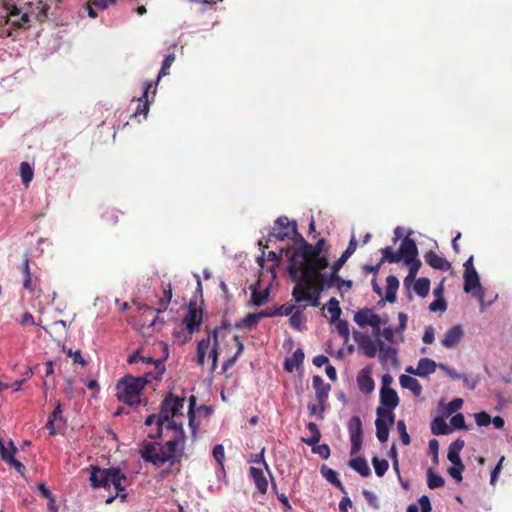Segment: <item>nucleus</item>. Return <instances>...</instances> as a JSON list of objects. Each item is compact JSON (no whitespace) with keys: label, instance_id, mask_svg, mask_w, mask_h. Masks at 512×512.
<instances>
[{"label":"nucleus","instance_id":"nucleus-60","mask_svg":"<svg viewBox=\"0 0 512 512\" xmlns=\"http://www.w3.org/2000/svg\"><path fill=\"white\" fill-rule=\"evenodd\" d=\"M462 405H463V400L461 398H454L446 406L447 414L450 415V414L458 411L459 409H461Z\"/></svg>","mask_w":512,"mask_h":512},{"label":"nucleus","instance_id":"nucleus-3","mask_svg":"<svg viewBox=\"0 0 512 512\" xmlns=\"http://www.w3.org/2000/svg\"><path fill=\"white\" fill-rule=\"evenodd\" d=\"M165 428L167 431L172 432V436L165 444L167 451H164L163 448H161V455L162 457H169L167 462H169L170 465H174L175 463L180 462L183 456L186 435L181 423L177 424L176 422H169Z\"/></svg>","mask_w":512,"mask_h":512},{"label":"nucleus","instance_id":"nucleus-14","mask_svg":"<svg viewBox=\"0 0 512 512\" xmlns=\"http://www.w3.org/2000/svg\"><path fill=\"white\" fill-rule=\"evenodd\" d=\"M140 453L144 461L150 462L155 466H162L169 459V457H162L161 449L157 450L156 444L153 442H144Z\"/></svg>","mask_w":512,"mask_h":512},{"label":"nucleus","instance_id":"nucleus-5","mask_svg":"<svg viewBox=\"0 0 512 512\" xmlns=\"http://www.w3.org/2000/svg\"><path fill=\"white\" fill-rule=\"evenodd\" d=\"M274 238L277 241H284L286 238H291L295 243L304 245L308 243L297 230L296 221H289L286 216H280L274 222L269 239Z\"/></svg>","mask_w":512,"mask_h":512},{"label":"nucleus","instance_id":"nucleus-38","mask_svg":"<svg viewBox=\"0 0 512 512\" xmlns=\"http://www.w3.org/2000/svg\"><path fill=\"white\" fill-rule=\"evenodd\" d=\"M306 427L310 431L311 437L310 438H302V441L309 446H315L316 444L319 443V441L321 439L320 430H319L317 424L314 422H309Z\"/></svg>","mask_w":512,"mask_h":512},{"label":"nucleus","instance_id":"nucleus-61","mask_svg":"<svg viewBox=\"0 0 512 512\" xmlns=\"http://www.w3.org/2000/svg\"><path fill=\"white\" fill-rule=\"evenodd\" d=\"M475 421L478 426H487L491 423V417L486 412H478L475 414Z\"/></svg>","mask_w":512,"mask_h":512},{"label":"nucleus","instance_id":"nucleus-7","mask_svg":"<svg viewBox=\"0 0 512 512\" xmlns=\"http://www.w3.org/2000/svg\"><path fill=\"white\" fill-rule=\"evenodd\" d=\"M317 278L299 276L293 290L292 296L296 303H301L302 301H307L313 307H318L320 302V295L312 292L315 280Z\"/></svg>","mask_w":512,"mask_h":512},{"label":"nucleus","instance_id":"nucleus-19","mask_svg":"<svg viewBox=\"0 0 512 512\" xmlns=\"http://www.w3.org/2000/svg\"><path fill=\"white\" fill-rule=\"evenodd\" d=\"M380 402L382 406L388 408L387 410H392L396 408L399 404V397L397 392L390 387H381L380 389Z\"/></svg>","mask_w":512,"mask_h":512},{"label":"nucleus","instance_id":"nucleus-56","mask_svg":"<svg viewBox=\"0 0 512 512\" xmlns=\"http://www.w3.org/2000/svg\"><path fill=\"white\" fill-rule=\"evenodd\" d=\"M320 277L322 278L323 281H325L327 288L337 286V282L338 280H340L338 272H334L333 270H331V273L329 275L320 272Z\"/></svg>","mask_w":512,"mask_h":512},{"label":"nucleus","instance_id":"nucleus-63","mask_svg":"<svg viewBox=\"0 0 512 512\" xmlns=\"http://www.w3.org/2000/svg\"><path fill=\"white\" fill-rule=\"evenodd\" d=\"M464 469H465L464 464H462V466L454 465L453 467H450L448 469V473L453 479H455L457 481H461L462 480V472L464 471Z\"/></svg>","mask_w":512,"mask_h":512},{"label":"nucleus","instance_id":"nucleus-6","mask_svg":"<svg viewBox=\"0 0 512 512\" xmlns=\"http://www.w3.org/2000/svg\"><path fill=\"white\" fill-rule=\"evenodd\" d=\"M60 0H35L27 3L26 11L21 14L19 21L29 22L33 17L38 22L46 21L52 9H56Z\"/></svg>","mask_w":512,"mask_h":512},{"label":"nucleus","instance_id":"nucleus-59","mask_svg":"<svg viewBox=\"0 0 512 512\" xmlns=\"http://www.w3.org/2000/svg\"><path fill=\"white\" fill-rule=\"evenodd\" d=\"M450 424L454 429H467L463 414L457 413L450 419Z\"/></svg>","mask_w":512,"mask_h":512},{"label":"nucleus","instance_id":"nucleus-12","mask_svg":"<svg viewBox=\"0 0 512 512\" xmlns=\"http://www.w3.org/2000/svg\"><path fill=\"white\" fill-rule=\"evenodd\" d=\"M313 387L315 389L316 400L320 406V419H323L331 385L325 383L321 376L315 375L313 376Z\"/></svg>","mask_w":512,"mask_h":512},{"label":"nucleus","instance_id":"nucleus-37","mask_svg":"<svg viewBox=\"0 0 512 512\" xmlns=\"http://www.w3.org/2000/svg\"><path fill=\"white\" fill-rule=\"evenodd\" d=\"M211 342V336L208 335L207 338L202 339L198 342L197 345V359L196 362L199 366H203L205 362V356L207 351L209 350Z\"/></svg>","mask_w":512,"mask_h":512},{"label":"nucleus","instance_id":"nucleus-15","mask_svg":"<svg viewBox=\"0 0 512 512\" xmlns=\"http://www.w3.org/2000/svg\"><path fill=\"white\" fill-rule=\"evenodd\" d=\"M183 322L190 334L199 330L202 323V310L197 307L195 302L189 303L188 313L183 319Z\"/></svg>","mask_w":512,"mask_h":512},{"label":"nucleus","instance_id":"nucleus-28","mask_svg":"<svg viewBox=\"0 0 512 512\" xmlns=\"http://www.w3.org/2000/svg\"><path fill=\"white\" fill-rule=\"evenodd\" d=\"M399 381L400 385L404 389L410 390L414 394V396L418 397L421 395L422 386L416 378L409 375H401Z\"/></svg>","mask_w":512,"mask_h":512},{"label":"nucleus","instance_id":"nucleus-24","mask_svg":"<svg viewBox=\"0 0 512 512\" xmlns=\"http://www.w3.org/2000/svg\"><path fill=\"white\" fill-rule=\"evenodd\" d=\"M465 445L464 440L457 439L449 445L447 458L455 466H462L463 462L460 457V451Z\"/></svg>","mask_w":512,"mask_h":512},{"label":"nucleus","instance_id":"nucleus-18","mask_svg":"<svg viewBox=\"0 0 512 512\" xmlns=\"http://www.w3.org/2000/svg\"><path fill=\"white\" fill-rule=\"evenodd\" d=\"M425 262L434 269L440 271H448L451 268V264L444 257L439 256L434 251L430 250L424 255Z\"/></svg>","mask_w":512,"mask_h":512},{"label":"nucleus","instance_id":"nucleus-8","mask_svg":"<svg viewBox=\"0 0 512 512\" xmlns=\"http://www.w3.org/2000/svg\"><path fill=\"white\" fill-rule=\"evenodd\" d=\"M312 244L305 243L298 250H295L289 259L288 272L292 280L299 277L298 273H303L309 265H312Z\"/></svg>","mask_w":512,"mask_h":512},{"label":"nucleus","instance_id":"nucleus-9","mask_svg":"<svg viewBox=\"0 0 512 512\" xmlns=\"http://www.w3.org/2000/svg\"><path fill=\"white\" fill-rule=\"evenodd\" d=\"M167 358H168L167 352L162 359L155 360L152 357L142 356L140 354V351H135L128 357L127 362L129 364L143 363V364L154 365L153 371L145 372L143 375V377L150 378V381H152V380H161L162 379V376L166 371L164 362Z\"/></svg>","mask_w":512,"mask_h":512},{"label":"nucleus","instance_id":"nucleus-10","mask_svg":"<svg viewBox=\"0 0 512 512\" xmlns=\"http://www.w3.org/2000/svg\"><path fill=\"white\" fill-rule=\"evenodd\" d=\"M376 414L378 416L375 420L376 436L380 442L384 443L389 438V429L394 424L395 415L383 407H378Z\"/></svg>","mask_w":512,"mask_h":512},{"label":"nucleus","instance_id":"nucleus-45","mask_svg":"<svg viewBox=\"0 0 512 512\" xmlns=\"http://www.w3.org/2000/svg\"><path fill=\"white\" fill-rule=\"evenodd\" d=\"M20 176L23 184L27 187L34 176L33 169L28 162H22L20 164Z\"/></svg>","mask_w":512,"mask_h":512},{"label":"nucleus","instance_id":"nucleus-51","mask_svg":"<svg viewBox=\"0 0 512 512\" xmlns=\"http://www.w3.org/2000/svg\"><path fill=\"white\" fill-rule=\"evenodd\" d=\"M267 297H268V290L259 291L255 288L252 290V293H251V302L255 306H261L262 304H264Z\"/></svg>","mask_w":512,"mask_h":512},{"label":"nucleus","instance_id":"nucleus-49","mask_svg":"<svg viewBox=\"0 0 512 512\" xmlns=\"http://www.w3.org/2000/svg\"><path fill=\"white\" fill-rule=\"evenodd\" d=\"M16 447L10 442V448H6L5 445L0 441V454L3 461L10 463L15 457Z\"/></svg>","mask_w":512,"mask_h":512},{"label":"nucleus","instance_id":"nucleus-22","mask_svg":"<svg viewBox=\"0 0 512 512\" xmlns=\"http://www.w3.org/2000/svg\"><path fill=\"white\" fill-rule=\"evenodd\" d=\"M153 87V84L151 82H145L144 84V92L142 97L138 99V106L135 112L132 114L133 117H138L140 115H143L144 118L147 117V114L150 109V103L148 101V94Z\"/></svg>","mask_w":512,"mask_h":512},{"label":"nucleus","instance_id":"nucleus-4","mask_svg":"<svg viewBox=\"0 0 512 512\" xmlns=\"http://www.w3.org/2000/svg\"><path fill=\"white\" fill-rule=\"evenodd\" d=\"M185 398L174 396L169 393L161 403L160 413L157 419V432L150 433V438H159L162 436L163 425L169 422H175L172 418L180 414L184 407Z\"/></svg>","mask_w":512,"mask_h":512},{"label":"nucleus","instance_id":"nucleus-44","mask_svg":"<svg viewBox=\"0 0 512 512\" xmlns=\"http://www.w3.org/2000/svg\"><path fill=\"white\" fill-rule=\"evenodd\" d=\"M261 318H262V314L249 313L241 320V322L239 324H237V327H244V328L251 329L258 324V322L260 321Z\"/></svg>","mask_w":512,"mask_h":512},{"label":"nucleus","instance_id":"nucleus-13","mask_svg":"<svg viewBox=\"0 0 512 512\" xmlns=\"http://www.w3.org/2000/svg\"><path fill=\"white\" fill-rule=\"evenodd\" d=\"M312 249V265L304 269L300 276L317 278L320 276V271L326 269L329 265L327 257L321 256V253L318 252L315 247L312 246Z\"/></svg>","mask_w":512,"mask_h":512},{"label":"nucleus","instance_id":"nucleus-29","mask_svg":"<svg viewBox=\"0 0 512 512\" xmlns=\"http://www.w3.org/2000/svg\"><path fill=\"white\" fill-rule=\"evenodd\" d=\"M304 357L303 350L300 348L296 349L291 357L285 359L284 369L287 372H293L295 368H298L303 363Z\"/></svg>","mask_w":512,"mask_h":512},{"label":"nucleus","instance_id":"nucleus-62","mask_svg":"<svg viewBox=\"0 0 512 512\" xmlns=\"http://www.w3.org/2000/svg\"><path fill=\"white\" fill-rule=\"evenodd\" d=\"M313 452L317 453L323 459H328L330 456V448L327 444H321L318 446H314Z\"/></svg>","mask_w":512,"mask_h":512},{"label":"nucleus","instance_id":"nucleus-58","mask_svg":"<svg viewBox=\"0 0 512 512\" xmlns=\"http://www.w3.org/2000/svg\"><path fill=\"white\" fill-rule=\"evenodd\" d=\"M213 457L216 460V462L223 467V462L225 460V451L224 447L221 444H217L214 446L212 451Z\"/></svg>","mask_w":512,"mask_h":512},{"label":"nucleus","instance_id":"nucleus-47","mask_svg":"<svg viewBox=\"0 0 512 512\" xmlns=\"http://www.w3.org/2000/svg\"><path fill=\"white\" fill-rule=\"evenodd\" d=\"M372 464L378 477L384 476L389 468L388 461L386 459H379L377 456L372 458Z\"/></svg>","mask_w":512,"mask_h":512},{"label":"nucleus","instance_id":"nucleus-41","mask_svg":"<svg viewBox=\"0 0 512 512\" xmlns=\"http://www.w3.org/2000/svg\"><path fill=\"white\" fill-rule=\"evenodd\" d=\"M445 484L444 478L434 473L432 468L427 470V485L430 489L443 487Z\"/></svg>","mask_w":512,"mask_h":512},{"label":"nucleus","instance_id":"nucleus-21","mask_svg":"<svg viewBox=\"0 0 512 512\" xmlns=\"http://www.w3.org/2000/svg\"><path fill=\"white\" fill-rule=\"evenodd\" d=\"M464 332L461 325H455L450 328L444 335L441 343L446 348H452L456 346L461 338L463 337Z\"/></svg>","mask_w":512,"mask_h":512},{"label":"nucleus","instance_id":"nucleus-50","mask_svg":"<svg viewBox=\"0 0 512 512\" xmlns=\"http://www.w3.org/2000/svg\"><path fill=\"white\" fill-rule=\"evenodd\" d=\"M171 298H172V289H171V286L168 285V288L164 289L163 296L159 300V308L156 310L157 313L163 312L168 308Z\"/></svg>","mask_w":512,"mask_h":512},{"label":"nucleus","instance_id":"nucleus-52","mask_svg":"<svg viewBox=\"0 0 512 512\" xmlns=\"http://www.w3.org/2000/svg\"><path fill=\"white\" fill-rule=\"evenodd\" d=\"M372 310L370 309H363L354 315V321L361 327H364L369 324V315L371 314Z\"/></svg>","mask_w":512,"mask_h":512},{"label":"nucleus","instance_id":"nucleus-17","mask_svg":"<svg viewBox=\"0 0 512 512\" xmlns=\"http://www.w3.org/2000/svg\"><path fill=\"white\" fill-rule=\"evenodd\" d=\"M464 291L471 292L474 289L478 288L479 292L475 293L478 296L479 300L483 301V293L480 292L481 284L480 278L476 270L464 271Z\"/></svg>","mask_w":512,"mask_h":512},{"label":"nucleus","instance_id":"nucleus-40","mask_svg":"<svg viewBox=\"0 0 512 512\" xmlns=\"http://www.w3.org/2000/svg\"><path fill=\"white\" fill-rule=\"evenodd\" d=\"M175 54L174 53H170L168 54L163 63H162V67L159 71V74H158V77H157V80H156V83H155V86H157L158 82L160 81V79L166 75L169 74V68L171 67V65L174 63L175 61ZM156 93V87H154V90H153V94Z\"/></svg>","mask_w":512,"mask_h":512},{"label":"nucleus","instance_id":"nucleus-54","mask_svg":"<svg viewBox=\"0 0 512 512\" xmlns=\"http://www.w3.org/2000/svg\"><path fill=\"white\" fill-rule=\"evenodd\" d=\"M293 304H283L273 310V314L276 316H290L297 308Z\"/></svg>","mask_w":512,"mask_h":512},{"label":"nucleus","instance_id":"nucleus-27","mask_svg":"<svg viewBox=\"0 0 512 512\" xmlns=\"http://www.w3.org/2000/svg\"><path fill=\"white\" fill-rule=\"evenodd\" d=\"M116 2L117 0H86L84 8L91 18H95L97 16L95 7L103 10L108 8L109 5L116 4Z\"/></svg>","mask_w":512,"mask_h":512},{"label":"nucleus","instance_id":"nucleus-48","mask_svg":"<svg viewBox=\"0 0 512 512\" xmlns=\"http://www.w3.org/2000/svg\"><path fill=\"white\" fill-rule=\"evenodd\" d=\"M327 311L331 314V322L336 321V319L340 318L341 315V308L339 306V302L336 298H331L327 305Z\"/></svg>","mask_w":512,"mask_h":512},{"label":"nucleus","instance_id":"nucleus-64","mask_svg":"<svg viewBox=\"0 0 512 512\" xmlns=\"http://www.w3.org/2000/svg\"><path fill=\"white\" fill-rule=\"evenodd\" d=\"M418 502L420 505L421 512H431L432 507L428 496L422 495L419 498Z\"/></svg>","mask_w":512,"mask_h":512},{"label":"nucleus","instance_id":"nucleus-33","mask_svg":"<svg viewBox=\"0 0 512 512\" xmlns=\"http://www.w3.org/2000/svg\"><path fill=\"white\" fill-rule=\"evenodd\" d=\"M452 429L442 417H436L431 422V432L434 435H447Z\"/></svg>","mask_w":512,"mask_h":512},{"label":"nucleus","instance_id":"nucleus-23","mask_svg":"<svg viewBox=\"0 0 512 512\" xmlns=\"http://www.w3.org/2000/svg\"><path fill=\"white\" fill-rule=\"evenodd\" d=\"M378 349V357L382 364H386L388 361H391L393 365L398 364L396 349L385 345V343L381 340H378Z\"/></svg>","mask_w":512,"mask_h":512},{"label":"nucleus","instance_id":"nucleus-42","mask_svg":"<svg viewBox=\"0 0 512 512\" xmlns=\"http://www.w3.org/2000/svg\"><path fill=\"white\" fill-rule=\"evenodd\" d=\"M414 291L421 297H426L430 291V280L422 277L415 281Z\"/></svg>","mask_w":512,"mask_h":512},{"label":"nucleus","instance_id":"nucleus-43","mask_svg":"<svg viewBox=\"0 0 512 512\" xmlns=\"http://www.w3.org/2000/svg\"><path fill=\"white\" fill-rule=\"evenodd\" d=\"M321 472H322V475L327 479V481H329L331 484L335 485L342 492H345V488H344L342 482L338 479V475L334 470H332L330 468L323 467Z\"/></svg>","mask_w":512,"mask_h":512},{"label":"nucleus","instance_id":"nucleus-39","mask_svg":"<svg viewBox=\"0 0 512 512\" xmlns=\"http://www.w3.org/2000/svg\"><path fill=\"white\" fill-rule=\"evenodd\" d=\"M381 253L382 258L380 264L384 262L398 263L402 260V255L399 254V251L395 252L390 246L381 249Z\"/></svg>","mask_w":512,"mask_h":512},{"label":"nucleus","instance_id":"nucleus-31","mask_svg":"<svg viewBox=\"0 0 512 512\" xmlns=\"http://www.w3.org/2000/svg\"><path fill=\"white\" fill-rule=\"evenodd\" d=\"M437 364L434 360L429 358H421L417 365V372L419 377H426L435 372Z\"/></svg>","mask_w":512,"mask_h":512},{"label":"nucleus","instance_id":"nucleus-1","mask_svg":"<svg viewBox=\"0 0 512 512\" xmlns=\"http://www.w3.org/2000/svg\"><path fill=\"white\" fill-rule=\"evenodd\" d=\"M87 471L89 472V481L93 489L107 488L113 485L116 490V496L121 501L126 500L127 494L124 492L125 486L122 482L126 481L127 477L119 467L100 468L96 465H90Z\"/></svg>","mask_w":512,"mask_h":512},{"label":"nucleus","instance_id":"nucleus-46","mask_svg":"<svg viewBox=\"0 0 512 512\" xmlns=\"http://www.w3.org/2000/svg\"><path fill=\"white\" fill-rule=\"evenodd\" d=\"M335 327L339 335L343 338L344 342L347 343L350 338V330H349V323L346 320L343 319H336Z\"/></svg>","mask_w":512,"mask_h":512},{"label":"nucleus","instance_id":"nucleus-55","mask_svg":"<svg viewBox=\"0 0 512 512\" xmlns=\"http://www.w3.org/2000/svg\"><path fill=\"white\" fill-rule=\"evenodd\" d=\"M409 267V273L406 278L407 279H414L421 267V261L416 257L410 262H404Z\"/></svg>","mask_w":512,"mask_h":512},{"label":"nucleus","instance_id":"nucleus-36","mask_svg":"<svg viewBox=\"0 0 512 512\" xmlns=\"http://www.w3.org/2000/svg\"><path fill=\"white\" fill-rule=\"evenodd\" d=\"M307 305L298 306L296 310L290 315L289 323L292 328L300 331L303 323L305 322V317L302 312L306 308Z\"/></svg>","mask_w":512,"mask_h":512},{"label":"nucleus","instance_id":"nucleus-35","mask_svg":"<svg viewBox=\"0 0 512 512\" xmlns=\"http://www.w3.org/2000/svg\"><path fill=\"white\" fill-rule=\"evenodd\" d=\"M218 331L219 328H215L213 331V347L210 350L209 358L211 359V372H214L218 367V348H219V341H218Z\"/></svg>","mask_w":512,"mask_h":512},{"label":"nucleus","instance_id":"nucleus-16","mask_svg":"<svg viewBox=\"0 0 512 512\" xmlns=\"http://www.w3.org/2000/svg\"><path fill=\"white\" fill-rule=\"evenodd\" d=\"M398 251L399 254L402 255V260L404 262H410L418 256V248L416 242L414 239L410 238V236L403 238Z\"/></svg>","mask_w":512,"mask_h":512},{"label":"nucleus","instance_id":"nucleus-2","mask_svg":"<svg viewBox=\"0 0 512 512\" xmlns=\"http://www.w3.org/2000/svg\"><path fill=\"white\" fill-rule=\"evenodd\" d=\"M150 382V378L143 376H124L116 384L117 399L131 407L139 405L141 391Z\"/></svg>","mask_w":512,"mask_h":512},{"label":"nucleus","instance_id":"nucleus-53","mask_svg":"<svg viewBox=\"0 0 512 512\" xmlns=\"http://www.w3.org/2000/svg\"><path fill=\"white\" fill-rule=\"evenodd\" d=\"M23 12L17 7L13 6V9L9 13V21L12 25L17 27H24L28 22L19 21Z\"/></svg>","mask_w":512,"mask_h":512},{"label":"nucleus","instance_id":"nucleus-25","mask_svg":"<svg viewBox=\"0 0 512 512\" xmlns=\"http://www.w3.org/2000/svg\"><path fill=\"white\" fill-rule=\"evenodd\" d=\"M357 384L360 391L365 394H370L375 388L374 380L367 369H363L358 373Z\"/></svg>","mask_w":512,"mask_h":512},{"label":"nucleus","instance_id":"nucleus-26","mask_svg":"<svg viewBox=\"0 0 512 512\" xmlns=\"http://www.w3.org/2000/svg\"><path fill=\"white\" fill-rule=\"evenodd\" d=\"M249 476L252 478L258 491L262 494L266 493L268 489V482L263 471L256 467H250Z\"/></svg>","mask_w":512,"mask_h":512},{"label":"nucleus","instance_id":"nucleus-34","mask_svg":"<svg viewBox=\"0 0 512 512\" xmlns=\"http://www.w3.org/2000/svg\"><path fill=\"white\" fill-rule=\"evenodd\" d=\"M234 341L236 342L237 351L232 357L228 358L223 363L222 369L224 372L229 370L236 363L237 359L240 357V355L242 354V352L244 350V345L238 335L234 336Z\"/></svg>","mask_w":512,"mask_h":512},{"label":"nucleus","instance_id":"nucleus-57","mask_svg":"<svg viewBox=\"0 0 512 512\" xmlns=\"http://www.w3.org/2000/svg\"><path fill=\"white\" fill-rule=\"evenodd\" d=\"M397 429L400 434V439L404 445H409L411 442L410 436L406 429V424L403 420H399L397 423Z\"/></svg>","mask_w":512,"mask_h":512},{"label":"nucleus","instance_id":"nucleus-20","mask_svg":"<svg viewBox=\"0 0 512 512\" xmlns=\"http://www.w3.org/2000/svg\"><path fill=\"white\" fill-rule=\"evenodd\" d=\"M354 338L367 357L374 358L376 356L377 347L369 336L362 335L360 332L355 331Z\"/></svg>","mask_w":512,"mask_h":512},{"label":"nucleus","instance_id":"nucleus-32","mask_svg":"<svg viewBox=\"0 0 512 512\" xmlns=\"http://www.w3.org/2000/svg\"><path fill=\"white\" fill-rule=\"evenodd\" d=\"M348 465L357 471L362 477H368L371 474L370 468L363 457H356L351 459Z\"/></svg>","mask_w":512,"mask_h":512},{"label":"nucleus","instance_id":"nucleus-30","mask_svg":"<svg viewBox=\"0 0 512 512\" xmlns=\"http://www.w3.org/2000/svg\"><path fill=\"white\" fill-rule=\"evenodd\" d=\"M399 288V280L394 275L386 278V294L385 301L394 303L396 301V292Z\"/></svg>","mask_w":512,"mask_h":512},{"label":"nucleus","instance_id":"nucleus-11","mask_svg":"<svg viewBox=\"0 0 512 512\" xmlns=\"http://www.w3.org/2000/svg\"><path fill=\"white\" fill-rule=\"evenodd\" d=\"M348 431L351 441V455H356L362 448L363 429L362 421L359 416H353L348 422Z\"/></svg>","mask_w":512,"mask_h":512}]
</instances>
